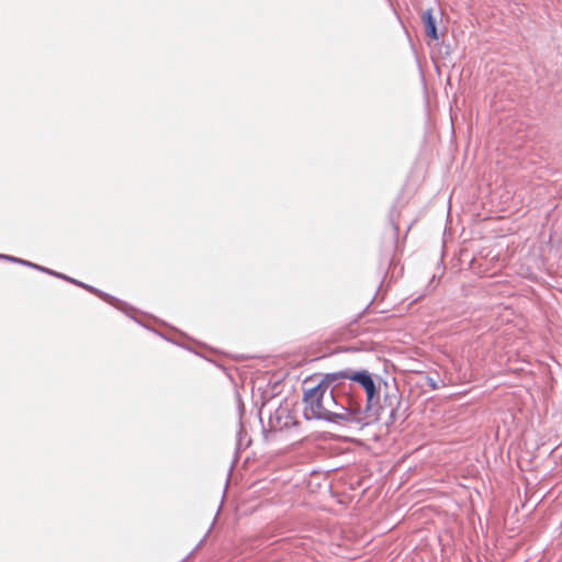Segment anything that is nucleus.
Here are the masks:
<instances>
[{"label": "nucleus", "mask_w": 562, "mask_h": 562, "mask_svg": "<svg viewBox=\"0 0 562 562\" xmlns=\"http://www.w3.org/2000/svg\"><path fill=\"white\" fill-rule=\"evenodd\" d=\"M333 407L331 424H356L360 427L368 426L372 422L364 413L362 394L348 379H339L331 384L328 393Z\"/></svg>", "instance_id": "f257e3e1"}, {"label": "nucleus", "mask_w": 562, "mask_h": 562, "mask_svg": "<svg viewBox=\"0 0 562 562\" xmlns=\"http://www.w3.org/2000/svg\"><path fill=\"white\" fill-rule=\"evenodd\" d=\"M318 376L321 379L314 385H312V383L315 381L314 376H308L303 382V414L307 420H325L331 424V411L324 404V401H326V394L327 392L329 393L331 384L340 379L339 370L335 372L318 374Z\"/></svg>", "instance_id": "f03ea898"}, {"label": "nucleus", "mask_w": 562, "mask_h": 562, "mask_svg": "<svg viewBox=\"0 0 562 562\" xmlns=\"http://www.w3.org/2000/svg\"><path fill=\"white\" fill-rule=\"evenodd\" d=\"M340 379H348L352 384H358L366 394L364 413L369 415L372 423L382 417L381 384L384 382L381 376L373 375L367 369L355 370L345 368L339 370Z\"/></svg>", "instance_id": "7ed1b4c3"}, {"label": "nucleus", "mask_w": 562, "mask_h": 562, "mask_svg": "<svg viewBox=\"0 0 562 562\" xmlns=\"http://www.w3.org/2000/svg\"><path fill=\"white\" fill-rule=\"evenodd\" d=\"M390 409L385 426L391 427L397 422L404 423L407 418V407L403 406L402 394L396 384L384 382L382 414Z\"/></svg>", "instance_id": "20e7f679"}, {"label": "nucleus", "mask_w": 562, "mask_h": 562, "mask_svg": "<svg viewBox=\"0 0 562 562\" xmlns=\"http://www.w3.org/2000/svg\"><path fill=\"white\" fill-rule=\"evenodd\" d=\"M88 292L97 295L98 297H100L101 300L105 301L106 303L111 304L112 306H114L116 310L125 313L126 315H130V312L134 311V308L132 306H130L126 302L106 293V292H103L92 285H89V289H88Z\"/></svg>", "instance_id": "39448f33"}, {"label": "nucleus", "mask_w": 562, "mask_h": 562, "mask_svg": "<svg viewBox=\"0 0 562 562\" xmlns=\"http://www.w3.org/2000/svg\"><path fill=\"white\" fill-rule=\"evenodd\" d=\"M290 411L288 407L279 405V407L270 414L269 423L272 428L283 429L290 425Z\"/></svg>", "instance_id": "423d86ee"}, {"label": "nucleus", "mask_w": 562, "mask_h": 562, "mask_svg": "<svg viewBox=\"0 0 562 562\" xmlns=\"http://www.w3.org/2000/svg\"><path fill=\"white\" fill-rule=\"evenodd\" d=\"M243 409H244V407H243V404L240 403L239 404V414L240 415L243 414ZM250 443H251V439L247 438V431H246V429L244 427V424H243V422L240 419L239 424H238V430H237V434H236V458H235V461L232 464L231 470L234 468L235 463L237 462L239 452L243 449L247 448Z\"/></svg>", "instance_id": "0eeeda50"}, {"label": "nucleus", "mask_w": 562, "mask_h": 562, "mask_svg": "<svg viewBox=\"0 0 562 562\" xmlns=\"http://www.w3.org/2000/svg\"><path fill=\"white\" fill-rule=\"evenodd\" d=\"M5 261H9V262H13V263H18V265H21V266H24V267H29V268H32V269H35L37 271H41L43 273H46V274H49V276H53L55 278H58V279H61V280H69V277L61 273V272H57L55 270H52L49 268H46V267H43V266H40L37 263H34V262H31V261H27V260H24V259H21V258H18L16 259H10V258H5Z\"/></svg>", "instance_id": "6e6552de"}, {"label": "nucleus", "mask_w": 562, "mask_h": 562, "mask_svg": "<svg viewBox=\"0 0 562 562\" xmlns=\"http://www.w3.org/2000/svg\"><path fill=\"white\" fill-rule=\"evenodd\" d=\"M422 21L425 26L426 35L434 41H438L439 32H438L437 22H436V18L434 16L432 9H428L423 13Z\"/></svg>", "instance_id": "1a4fd4ad"}, {"label": "nucleus", "mask_w": 562, "mask_h": 562, "mask_svg": "<svg viewBox=\"0 0 562 562\" xmlns=\"http://www.w3.org/2000/svg\"><path fill=\"white\" fill-rule=\"evenodd\" d=\"M398 217H400V211L396 209V206H393L389 213V223L393 231V243H394L395 247L398 244V231H400Z\"/></svg>", "instance_id": "9d476101"}, {"label": "nucleus", "mask_w": 562, "mask_h": 562, "mask_svg": "<svg viewBox=\"0 0 562 562\" xmlns=\"http://www.w3.org/2000/svg\"><path fill=\"white\" fill-rule=\"evenodd\" d=\"M66 281L69 282V283H72V284H75L77 286H80V288H82V289H85L87 291H88L89 285H90V284L83 283V282H81L79 280H76V279H74L71 277H69V280H66Z\"/></svg>", "instance_id": "9b49d317"}, {"label": "nucleus", "mask_w": 562, "mask_h": 562, "mask_svg": "<svg viewBox=\"0 0 562 562\" xmlns=\"http://www.w3.org/2000/svg\"><path fill=\"white\" fill-rule=\"evenodd\" d=\"M428 385H429L432 390H437V389H438V384H437V382H436L432 378H428Z\"/></svg>", "instance_id": "f8f14e48"}, {"label": "nucleus", "mask_w": 562, "mask_h": 562, "mask_svg": "<svg viewBox=\"0 0 562 562\" xmlns=\"http://www.w3.org/2000/svg\"><path fill=\"white\" fill-rule=\"evenodd\" d=\"M324 404L330 409L334 408L330 400L328 398V393L326 394V401H324Z\"/></svg>", "instance_id": "ddd939ff"}, {"label": "nucleus", "mask_w": 562, "mask_h": 562, "mask_svg": "<svg viewBox=\"0 0 562 562\" xmlns=\"http://www.w3.org/2000/svg\"><path fill=\"white\" fill-rule=\"evenodd\" d=\"M5 258L16 259V257H13V256H10V255H3V254H0V259H1V260H5Z\"/></svg>", "instance_id": "4468645a"}, {"label": "nucleus", "mask_w": 562, "mask_h": 562, "mask_svg": "<svg viewBox=\"0 0 562 562\" xmlns=\"http://www.w3.org/2000/svg\"><path fill=\"white\" fill-rule=\"evenodd\" d=\"M206 537H207V533H206V535H205V536L200 540V542L196 544V548H195V549H198L200 546H202V544H203V542H204V540H205V538H206Z\"/></svg>", "instance_id": "2eb2a0df"}, {"label": "nucleus", "mask_w": 562, "mask_h": 562, "mask_svg": "<svg viewBox=\"0 0 562 562\" xmlns=\"http://www.w3.org/2000/svg\"><path fill=\"white\" fill-rule=\"evenodd\" d=\"M191 553L189 555H187L181 562H186L187 560H189Z\"/></svg>", "instance_id": "dca6fc26"}, {"label": "nucleus", "mask_w": 562, "mask_h": 562, "mask_svg": "<svg viewBox=\"0 0 562 562\" xmlns=\"http://www.w3.org/2000/svg\"><path fill=\"white\" fill-rule=\"evenodd\" d=\"M412 225H413V224H409V225L407 226L406 234H407V233L409 232V229L412 228Z\"/></svg>", "instance_id": "f3484780"}]
</instances>
